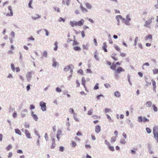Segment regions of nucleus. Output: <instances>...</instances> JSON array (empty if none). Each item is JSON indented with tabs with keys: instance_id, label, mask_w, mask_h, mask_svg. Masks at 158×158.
<instances>
[{
	"instance_id": "b1692460",
	"label": "nucleus",
	"mask_w": 158,
	"mask_h": 158,
	"mask_svg": "<svg viewBox=\"0 0 158 158\" xmlns=\"http://www.w3.org/2000/svg\"><path fill=\"white\" fill-rule=\"evenodd\" d=\"M54 45L55 47L54 48V50L55 51H56L57 50V48H58L57 42H55L54 44Z\"/></svg>"
},
{
	"instance_id": "a19ab883",
	"label": "nucleus",
	"mask_w": 158,
	"mask_h": 158,
	"mask_svg": "<svg viewBox=\"0 0 158 158\" xmlns=\"http://www.w3.org/2000/svg\"><path fill=\"white\" fill-rule=\"evenodd\" d=\"M12 148V146L11 145H9L6 148V149L9 151Z\"/></svg>"
},
{
	"instance_id": "aec40b11",
	"label": "nucleus",
	"mask_w": 158,
	"mask_h": 158,
	"mask_svg": "<svg viewBox=\"0 0 158 158\" xmlns=\"http://www.w3.org/2000/svg\"><path fill=\"white\" fill-rule=\"evenodd\" d=\"M86 8L88 9H90L92 8V6L89 3L87 2L85 4Z\"/></svg>"
},
{
	"instance_id": "ddd939ff",
	"label": "nucleus",
	"mask_w": 158,
	"mask_h": 158,
	"mask_svg": "<svg viewBox=\"0 0 158 158\" xmlns=\"http://www.w3.org/2000/svg\"><path fill=\"white\" fill-rule=\"evenodd\" d=\"M152 83L153 90L155 92H156V82L155 81L153 80H152Z\"/></svg>"
},
{
	"instance_id": "9d476101",
	"label": "nucleus",
	"mask_w": 158,
	"mask_h": 158,
	"mask_svg": "<svg viewBox=\"0 0 158 158\" xmlns=\"http://www.w3.org/2000/svg\"><path fill=\"white\" fill-rule=\"evenodd\" d=\"M152 37L151 35L149 34L148 36L145 37V40L146 41L148 39L150 40V41H152Z\"/></svg>"
},
{
	"instance_id": "4468645a",
	"label": "nucleus",
	"mask_w": 158,
	"mask_h": 158,
	"mask_svg": "<svg viewBox=\"0 0 158 158\" xmlns=\"http://www.w3.org/2000/svg\"><path fill=\"white\" fill-rule=\"evenodd\" d=\"M41 16L38 14H36L35 15L33 16L32 17V19L35 20H36L37 19H40Z\"/></svg>"
},
{
	"instance_id": "a878e982",
	"label": "nucleus",
	"mask_w": 158,
	"mask_h": 158,
	"mask_svg": "<svg viewBox=\"0 0 158 158\" xmlns=\"http://www.w3.org/2000/svg\"><path fill=\"white\" fill-rule=\"evenodd\" d=\"M116 19L118 21L119 19L123 20L124 19L120 15L117 16L116 17Z\"/></svg>"
},
{
	"instance_id": "f3484780",
	"label": "nucleus",
	"mask_w": 158,
	"mask_h": 158,
	"mask_svg": "<svg viewBox=\"0 0 158 158\" xmlns=\"http://www.w3.org/2000/svg\"><path fill=\"white\" fill-rule=\"evenodd\" d=\"M25 132L27 137L28 138H31L30 134L27 130H26Z\"/></svg>"
},
{
	"instance_id": "bf43d9fd",
	"label": "nucleus",
	"mask_w": 158,
	"mask_h": 158,
	"mask_svg": "<svg viewBox=\"0 0 158 158\" xmlns=\"http://www.w3.org/2000/svg\"><path fill=\"white\" fill-rule=\"evenodd\" d=\"M69 110V112L71 114H73L74 113V110L73 108H70Z\"/></svg>"
},
{
	"instance_id": "338daca9",
	"label": "nucleus",
	"mask_w": 158,
	"mask_h": 158,
	"mask_svg": "<svg viewBox=\"0 0 158 158\" xmlns=\"http://www.w3.org/2000/svg\"><path fill=\"white\" fill-rule=\"evenodd\" d=\"M35 108L34 106L33 105H31L30 106V109L31 110L34 109Z\"/></svg>"
},
{
	"instance_id": "603ef678",
	"label": "nucleus",
	"mask_w": 158,
	"mask_h": 158,
	"mask_svg": "<svg viewBox=\"0 0 158 158\" xmlns=\"http://www.w3.org/2000/svg\"><path fill=\"white\" fill-rule=\"evenodd\" d=\"M83 48V49H87V46L83 44L82 45Z\"/></svg>"
},
{
	"instance_id": "5fc2aeb1",
	"label": "nucleus",
	"mask_w": 158,
	"mask_h": 158,
	"mask_svg": "<svg viewBox=\"0 0 158 158\" xmlns=\"http://www.w3.org/2000/svg\"><path fill=\"white\" fill-rule=\"evenodd\" d=\"M118 74V73H116V74L114 75V77L116 79H118L119 77V76Z\"/></svg>"
},
{
	"instance_id": "680f3d73",
	"label": "nucleus",
	"mask_w": 158,
	"mask_h": 158,
	"mask_svg": "<svg viewBox=\"0 0 158 158\" xmlns=\"http://www.w3.org/2000/svg\"><path fill=\"white\" fill-rule=\"evenodd\" d=\"M107 118L108 119V120L109 122H111V119L109 115H107Z\"/></svg>"
},
{
	"instance_id": "8fccbe9b",
	"label": "nucleus",
	"mask_w": 158,
	"mask_h": 158,
	"mask_svg": "<svg viewBox=\"0 0 158 158\" xmlns=\"http://www.w3.org/2000/svg\"><path fill=\"white\" fill-rule=\"evenodd\" d=\"M78 44V43L76 40H74V42L73 44V45H75Z\"/></svg>"
},
{
	"instance_id": "e433bc0d",
	"label": "nucleus",
	"mask_w": 158,
	"mask_h": 158,
	"mask_svg": "<svg viewBox=\"0 0 158 158\" xmlns=\"http://www.w3.org/2000/svg\"><path fill=\"white\" fill-rule=\"evenodd\" d=\"M72 146L73 147H75L77 145L76 143L73 141H72Z\"/></svg>"
},
{
	"instance_id": "2eb2a0df",
	"label": "nucleus",
	"mask_w": 158,
	"mask_h": 158,
	"mask_svg": "<svg viewBox=\"0 0 158 158\" xmlns=\"http://www.w3.org/2000/svg\"><path fill=\"white\" fill-rule=\"evenodd\" d=\"M53 64L52 66L54 67H56V66L58 65L59 63L57 62L55 59L52 60Z\"/></svg>"
},
{
	"instance_id": "f704fd0d",
	"label": "nucleus",
	"mask_w": 158,
	"mask_h": 158,
	"mask_svg": "<svg viewBox=\"0 0 158 158\" xmlns=\"http://www.w3.org/2000/svg\"><path fill=\"white\" fill-rule=\"evenodd\" d=\"M32 3V0H30V1L28 3V6L29 7L31 8H32V7L31 6V5Z\"/></svg>"
},
{
	"instance_id": "5701e85b",
	"label": "nucleus",
	"mask_w": 158,
	"mask_h": 158,
	"mask_svg": "<svg viewBox=\"0 0 158 158\" xmlns=\"http://www.w3.org/2000/svg\"><path fill=\"white\" fill-rule=\"evenodd\" d=\"M73 49L76 51H80L81 50V48L78 46L74 47L73 48Z\"/></svg>"
},
{
	"instance_id": "6e6552de",
	"label": "nucleus",
	"mask_w": 158,
	"mask_h": 158,
	"mask_svg": "<svg viewBox=\"0 0 158 158\" xmlns=\"http://www.w3.org/2000/svg\"><path fill=\"white\" fill-rule=\"evenodd\" d=\"M107 47V45L106 44V43L105 42H104L103 44L102 49L105 51V52H107V50L106 48Z\"/></svg>"
},
{
	"instance_id": "412c9836",
	"label": "nucleus",
	"mask_w": 158,
	"mask_h": 158,
	"mask_svg": "<svg viewBox=\"0 0 158 158\" xmlns=\"http://www.w3.org/2000/svg\"><path fill=\"white\" fill-rule=\"evenodd\" d=\"M152 103L151 101H148L146 103V106L147 107H150L151 106Z\"/></svg>"
},
{
	"instance_id": "39448f33",
	"label": "nucleus",
	"mask_w": 158,
	"mask_h": 158,
	"mask_svg": "<svg viewBox=\"0 0 158 158\" xmlns=\"http://www.w3.org/2000/svg\"><path fill=\"white\" fill-rule=\"evenodd\" d=\"M40 106L41 107L42 110L44 111L46 110V103L43 102H41L40 103Z\"/></svg>"
},
{
	"instance_id": "de8ad7c7",
	"label": "nucleus",
	"mask_w": 158,
	"mask_h": 158,
	"mask_svg": "<svg viewBox=\"0 0 158 158\" xmlns=\"http://www.w3.org/2000/svg\"><path fill=\"white\" fill-rule=\"evenodd\" d=\"M47 51H44L43 53V56L45 57H46L47 56Z\"/></svg>"
},
{
	"instance_id": "864d4df0",
	"label": "nucleus",
	"mask_w": 158,
	"mask_h": 158,
	"mask_svg": "<svg viewBox=\"0 0 158 158\" xmlns=\"http://www.w3.org/2000/svg\"><path fill=\"white\" fill-rule=\"evenodd\" d=\"M84 32H85L84 31H82L81 32V35H82V37H83V38H84L85 36Z\"/></svg>"
},
{
	"instance_id": "052dcab7",
	"label": "nucleus",
	"mask_w": 158,
	"mask_h": 158,
	"mask_svg": "<svg viewBox=\"0 0 158 158\" xmlns=\"http://www.w3.org/2000/svg\"><path fill=\"white\" fill-rule=\"evenodd\" d=\"M44 30L45 32L46 35L47 36H48L49 35V32L46 29H45Z\"/></svg>"
},
{
	"instance_id": "9b49d317",
	"label": "nucleus",
	"mask_w": 158,
	"mask_h": 158,
	"mask_svg": "<svg viewBox=\"0 0 158 158\" xmlns=\"http://www.w3.org/2000/svg\"><path fill=\"white\" fill-rule=\"evenodd\" d=\"M52 144L51 148L52 149H54L56 146L55 141L54 138H52Z\"/></svg>"
},
{
	"instance_id": "79ce46f5",
	"label": "nucleus",
	"mask_w": 158,
	"mask_h": 158,
	"mask_svg": "<svg viewBox=\"0 0 158 158\" xmlns=\"http://www.w3.org/2000/svg\"><path fill=\"white\" fill-rule=\"evenodd\" d=\"M114 48L117 51H118V52H119L120 51V48H119V47L118 46H115Z\"/></svg>"
},
{
	"instance_id": "4be33fe9",
	"label": "nucleus",
	"mask_w": 158,
	"mask_h": 158,
	"mask_svg": "<svg viewBox=\"0 0 158 158\" xmlns=\"http://www.w3.org/2000/svg\"><path fill=\"white\" fill-rule=\"evenodd\" d=\"M81 8L83 12H87L88 11V10L85 8H84L82 6H81Z\"/></svg>"
},
{
	"instance_id": "37998d69",
	"label": "nucleus",
	"mask_w": 158,
	"mask_h": 158,
	"mask_svg": "<svg viewBox=\"0 0 158 158\" xmlns=\"http://www.w3.org/2000/svg\"><path fill=\"white\" fill-rule=\"evenodd\" d=\"M104 86L106 88H110V85L108 83H106L104 84Z\"/></svg>"
},
{
	"instance_id": "7ed1b4c3",
	"label": "nucleus",
	"mask_w": 158,
	"mask_h": 158,
	"mask_svg": "<svg viewBox=\"0 0 158 158\" xmlns=\"http://www.w3.org/2000/svg\"><path fill=\"white\" fill-rule=\"evenodd\" d=\"M138 121L139 122H142L145 123L147 121H149V120L147 118L145 117H142L141 116H139L138 118Z\"/></svg>"
},
{
	"instance_id": "cd10ccee",
	"label": "nucleus",
	"mask_w": 158,
	"mask_h": 158,
	"mask_svg": "<svg viewBox=\"0 0 158 158\" xmlns=\"http://www.w3.org/2000/svg\"><path fill=\"white\" fill-rule=\"evenodd\" d=\"M114 95L118 97H119L120 96V93L118 91H116L114 93Z\"/></svg>"
},
{
	"instance_id": "c85d7f7f",
	"label": "nucleus",
	"mask_w": 158,
	"mask_h": 158,
	"mask_svg": "<svg viewBox=\"0 0 158 158\" xmlns=\"http://www.w3.org/2000/svg\"><path fill=\"white\" fill-rule=\"evenodd\" d=\"M11 67L12 70L13 72L15 71V68L14 65V64L13 63H11Z\"/></svg>"
},
{
	"instance_id": "69168bd1",
	"label": "nucleus",
	"mask_w": 158,
	"mask_h": 158,
	"mask_svg": "<svg viewBox=\"0 0 158 158\" xmlns=\"http://www.w3.org/2000/svg\"><path fill=\"white\" fill-rule=\"evenodd\" d=\"M9 3V2L8 1H6V2H4L2 4V5L3 6H4L5 5Z\"/></svg>"
},
{
	"instance_id": "0eeeda50",
	"label": "nucleus",
	"mask_w": 158,
	"mask_h": 158,
	"mask_svg": "<svg viewBox=\"0 0 158 158\" xmlns=\"http://www.w3.org/2000/svg\"><path fill=\"white\" fill-rule=\"evenodd\" d=\"M84 22L85 21L83 19H81L78 22H77V26H81L83 25L84 24Z\"/></svg>"
},
{
	"instance_id": "f8f14e48",
	"label": "nucleus",
	"mask_w": 158,
	"mask_h": 158,
	"mask_svg": "<svg viewBox=\"0 0 158 158\" xmlns=\"http://www.w3.org/2000/svg\"><path fill=\"white\" fill-rule=\"evenodd\" d=\"M77 21H70V24L71 25V26L72 27H73L75 26H77Z\"/></svg>"
},
{
	"instance_id": "1a4fd4ad",
	"label": "nucleus",
	"mask_w": 158,
	"mask_h": 158,
	"mask_svg": "<svg viewBox=\"0 0 158 158\" xmlns=\"http://www.w3.org/2000/svg\"><path fill=\"white\" fill-rule=\"evenodd\" d=\"M73 67V65L72 64H70L69 65H67L64 68V70L65 71H68L71 69V67Z\"/></svg>"
},
{
	"instance_id": "0e129e2a",
	"label": "nucleus",
	"mask_w": 158,
	"mask_h": 158,
	"mask_svg": "<svg viewBox=\"0 0 158 158\" xmlns=\"http://www.w3.org/2000/svg\"><path fill=\"white\" fill-rule=\"evenodd\" d=\"M17 152L18 153H20V154L23 153V151L21 150H20V149L18 150H17Z\"/></svg>"
},
{
	"instance_id": "58836bf2",
	"label": "nucleus",
	"mask_w": 158,
	"mask_h": 158,
	"mask_svg": "<svg viewBox=\"0 0 158 158\" xmlns=\"http://www.w3.org/2000/svg\"><path fill=\"white\" fill-rule=\"evenodd\" d=\"M126 19L127 21L128 22L131 20L130 16L129 15H127L126 17Z\"/></svg>"
},
{
	"instance_id": "c756f323",
	"label": "nucleus",
	"mask_w": 158,
	"mask_h": 158,
	"mask_svg": "<svg viewBox=\"0 0 158 158\" xmlns=\"http://www.w3.org/2000/svg\"><path fill=\"white\" fill-rule=\"evenodd\" d=\"M116 137H111V141H110L111 142V143L114 142L116 141Z\"/></svg>"
},
{
	"instance_id": "bb28decb",
	"label": "nucleus",
	"mask_w": 158,
	"mask_h": 158,
	"mask_svg": "<svg viewBox=\"0 0 158 158\" xmlns=\"http://www.w3.org/2000/svg\"><path fill=\"white\" fill-rule=\"evenodd\" d=\"M120 143L122 144H124L126 143V142L124 139H120Z\"/></svg>"
},
{
	"instance_id": "ea45409f",
	"label": "nucleus",
	"mask_w": 158,
	"mask_h": 158,
	"mask_svg": "<svg viewBox=\"0 0 158 158\" xmlns=\"http://www.w3.org/2000/svg\"><path fill=\"white\" fill-rule=\"evenodd\" d=\"M76 83L77 84V87H79L80 86V83L78 80H76Z\"/></svg>"
},
{
	"instance_id": "4d7b16f0",
	"label": "nucleus",
	"mask_w": 158,
	"mask_h": 158,
	"mask_svg": "<svg viewBox=\"0 0 158 158\" xmlns=\"http://www.w3.org/2000/svg\"><path fill=\"white\" fill-rule=\"evenodd\" d=\"M110 109L108 108H106L104 110V111L105 113H106L107 112H109L110 111Z\"/></svg>"
},
{
	"instance_id": "393cba45",
	"label": "nucleus",
	"mask_w": 158,
	"mask_h": 158,
	"mask_svg": "<svg viewBox=\"0 0 158 158\" xmlns=\"http://www.w3.org/2000/svg\"><path fill=\"white\" fill-rule=\"evenodd\" d=\"M152 106L154 111L156 112L158 111L157 107L154 104L152 105Z\"/></svg>"
},
{
	"instance_id": "774afa93",
	"label": "nucleus",
	"mask_w": 158,
	"mask_h": 158,
	"mask_svg": "<svg viewBox=\"0 0 158 158\" xmlns=\"http://www.w3.org/2000/svg\"><path fill=\"white\" fill-rule=\"evenodd\" d=\"M55 10L57 11V12H59L60 10L59 8L57 7H55L54 8Z\"/></svg>"
},
{
	"instance_id": "a18cd8bd",
	"label": "nucleus",
	"mask_w": 158,
	"mask_h": 158,
	"mask_svg": "<svg viewBox=\"0 0 158 158\" xmlns=\"http://www.w3.org/2000/svg\"><path fill=\"white\" fill-rule=\"evenodd\" d=\"M105 144L108 147L110 144V143L106 140L105 141Z\"/></svg>"
},
{
	"instance_id": "72a5a7b5",
	"label": "nucleus",
	"mask_w": 158,
	"mask_h": 158,
	"mask_svg": "<svg viewBox=\"0 0 158 158\" xmlns=\"http://www.w3.org/2000/svg\"><path fill=\"white\" fill-rule=\"evenodd\" d=\"M138 41V37H136L135 38V42H134V45L135 46L137 45V43Z\"/></svg>"
},
{
	"instance_id": "6ab92c4d",
	"label": "nucleus",
	"mask_w": 158,
	"mask_h": 158,
	"mask_svg": "<svg viewBox=\"0 0 158 158\" xmlns=\"http://www.w3.org/2000/svg\"><path fill=\"white\" fill-rule=\"evenodd\" d=\"M31 115L32 116L34 119L35 121H36L37 120L38 118L37 116L35 114H34L33 112H31Z\"/></svg>"
},
{
	"instance_id": "f03ea898",
	"label": "nucleus",
	"mask_w": 158,
	"mask_h": 158,
	"mask_svg": "<svg viewBox=\"0 0 158 158\" xmlns=\"http://www.w3.org/2000/svg\"><path fill=\"white\" fill-rule=\"evenodd\" d=\"M154 18L153 17H151L149 19L145 22L144 26L146 27H148L152 23V20Z\"/></svg>"
},
{
	"instance_id": "a211bd4d",
	"label": "nucleus",
	"mask_w": 158,
	"mask_h": 158,
	"mask_svg": "<svg viewBox=\"0 0 158 158\" xmlns=\"http://www.w3.org/2000/svg\"><path fill=\"white\" fill-rule=\"evenodd\" d=\"M82 84L84 86V88H85V90H86V86H85V82H86V81H85V79L83 77L82 78Z\"/></svg>"
},
{
	"instance_id": "2f4dec72",
	"label": "nucleus",
	"mask_w": 158,
	"mask_h": 158,
	"mask_svg": "<svg viewBox=\"0 0 158 158\" xmlns=\"http://www.w3.org/2000/svg\"><path fill=\"white\" fill-rule=\"evenodd\" d=\"M153 72L154 74H156L158 73V69H154L153 70Z\"/></svg>"
},
{
	"instance_id": "20e7f679",
	"label": "nucleus",
	"mask_w": 158,
	"mask_h": 158,
	"mask_svg": "<svg viewBox=\"0 0 158 158\" xmlns=\"http://www.w3.org/2000/svg\"><path fill=\"white\" fill-rule=\"evenodd\" d=\"M153 133L154 137L156 140V142L158 143V130L157 129H154Z\"/></svg>"
},
{
	"instance_id": "6e6d98bb",
	"label": "nucleus",
	"mask_w": 158,
	"mask_h": 158,
	"mask_svg": "<svg viewBox=\"0 0 158 158\" xmlns=\"http://www.w3.org/2000/svg\"><path fill=\"white\" fill-rule=\"evenodd\" d=\"M106 64H107L111 66V62L108 60H107L106 61Z\"/></svg>"
},
{
	"instance_id": "7c9ffc66",
	"label": "nucleus",
	"mask_w": 158,
	"mask_h": 158,
	"mask_svg": "<svg viewBox=\"0 0 158 158\" xmlns=\"http://www.w3.org/2000/svg\"><path fill=\"white\" fill-rule=\"evenodd\" d=\"M108 148L109 149L112 151H114V147L113 146H111L110 145L109 146Z\"/></svg>"
},
{
	"instance_id": "dca6fc26",
	"label": "nucleus",
	"mask_w": 158,
	"mask_h": 158,
	"mask_svg": "<svg viewBox=\"0 0 158 158\" xmlns=\"http://www.w3.org/2000/svg\"><path fill=\"white\" fill-rule=\"evenodd\" d=\"M111 57L115 61H116L118 60V58L117 57V55L116 54H112L111 55Z\"/></svg>"
},
{
	"instance_id": "4c0bfd02",
	"label": "nucleus",
	"mask_w": 158,
	"mask_h": 158,
	"mask_svg": "<svg viewBox=\"0 0 158 158\" xmlns=\"http://www.w3.org/2000/svg\"><path fill=\"white\" fill-rule=\"evenodd\" d=\"M99 84L98 83H97L96 85H95V86L94 87V89H97L99 88L98 86Z\"/></svg>"
},
{
	"instance_id": "49530a36",
	"label": "nucleus",
	"mask_w": 158,
	"mask_h": 158,
	"mask_svg": "<svg viewBox=\"0 0 158 158\" xmlns=\"http://www.w3.org/2000/svg\"><path fill=\"white\" fill-rule=\"evenodd\" d=\"M64 148L63 147H60L59 150H60V151L61 152L64 151Z\"/></svg>"
},
{
	"instance_id": "09e8293b",
	"label": "nucleus",
	"mask_w": 158,
	"mask_h": 158,
	"mask_svg": "<svg viewBox=\"0 0 158 158\" xmlns=\"http://www.w3.org/2000/svg\"><path fill=\"white\" fill-rule=\"evenodd\" d=\"M56 91L58 92H61V89L59 88V87H57L56 88Z\"/></svg>"
},
{
	"instance_id": "f257e3e1",
	"label": "nucleus",
	"mask_w": 158,
	"mask_h": 158,
	"mask_svg": "<svg viewBox=\"0 0 158 158\" xmlns=\"http://www.w3.org/2000/svg\"><path fill=\"white\" fill-rule=\"evenodd\" d=\"M116 65L114 63H113L110 66V68L113 70L115 71V73H120L122 72L125 71V69H123L122 67L119 66L116 69Z\"/></svg>"
},
{
	"instance_id": "e2e57ef3",
	"label": "nucleus",
	"mask_w": 158,
	"mask_h": 158,
	"mask_svg": "<svg viewBox=\"0 0 158 158\" xmlns=\"http://www.w3.org/2000/svg\"><path fill=\"white\" fill-rule=\"evenodd\" d=\"M138 45L140 48H141V49L143 48L142 45L141 43H139L138 44Z\"/></svg>"
},
{
	"instance_id": "13d9d810",
	"label": "nucleus",
	"mask_w": 158,
	"mask_h": 158,
	"mask_svg": "<svg viewBox=\"0 0 158 158\" xmlns=\"http://www.w3.org/2000/svg\"><path fill=\"white\" fill-rule=\"evenodd\" d=\"M94 43L95 44V45L96 46H97L98 45V43L97 42V40L95 39H94Z\"/></svg>"
},
{
	"instance_id": "473e14b6",
	"label": "nucleus",
	"mask_w": 158,
	"mask_h": 158,
	"mask_svg": "<svg viewBox=\"0 0 158 158\" xmlns=\"http://www.w3.org/2000/svg\"><path fill=\"white\" fill-rule=\"evenodd\" d=\"M15 131L16 133L19 135H21V133L20 130H19V129H15Z\"/></svg>"
},
{
	"instance_id": "423d86ee",
	"label": "nucleus",
	"mask_w": 158,
	"mask_h": 158,
	"mask_svg": "<svg viewBox=\"0 0 158 158\" xmlns=\"http://www.w3.org/2000/svg\"><path fill=\"white\" fill-rule=\"evenodd\" d=\"M8 9L10 11V13H8L6 14L7 16H12L13 15V12L12 10V7L10 6H9L8 7Z\"/></svg>"
},
{
	"instance_id": "3c124183",
	"label": "nucleus",
	"mask_w": 158,
	"mask_h": 158,
	"mask_svg": "<svg viewBox=\"0 0 158 158\" xmlns=\"http://www.w3.org/2000/svg\"><path fill=\"white\" fill-rule=\"evenodd\" d=\"M15 71L17 72H19L20 71V69L19 67H16L15 69Z\"/></svg>"
},
{
	"instance_id": "c03bdc74",
	"label": "nucleus",
	"mask_w": 158,
	"mask_h": 158,
	"mask_svg": "<svg viewBox=\"0 0 158 158\" xmlns=\"http://www.w3.org/2000/svg\"><path fill=\"white\" fill-rule=\"evenodd\" d=\"M58 21L59 22L63 21V22H64L65 21V19H63V18H62V17H60L59 19L58 20Z\"/></svg>"
},
{
	"instance_id": "c9c22d12",
	"label": "nucleus",
	"mask_w": 158,
	"mask_h": 158,
	"mask_svg": "<svg viewBox=\"0 0 158 158\" xmlns=\"http://www.w3.org/2000/svg\"><path fill=\"white\" fill-rule=\"evenodd\" d=\"M145 65H146L147 66H149V64L148 62H147V63H144V64H143L142 66V69H144V66Z\"/></svg>"
}]
</instances>
